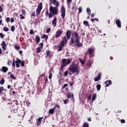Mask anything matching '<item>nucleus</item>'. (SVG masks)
Wrapping results in <instances>:
<instances>
[{"mask_svg":"<svg viewBox=\"0 0 127 127\" xmlns=\"http://www.w3.org/2000/svg\"><path fill=\"white\" fill-rule=\"evenodd\" d=\"M3 31H5V32H7V31H9V29H8V28H7L6 27H4L3 28Z\"/></svg>","mask_w":127,"mask_h":127,"instance_id":"obj_31","label":"nucleus"},{"mask_svg":"<svg viewBox=\"0 0 127 127\" xmlns=\"http://www.w3.org/2000/svg\"><path fill=\"white\" fill-rule=\"evenodd\" d=\"M46 15H48V17H49V11L46 10Z\"/></svg>","mask_w":127,"mask_h":127,"instance_id":"obj_53","label":"nucleus"},{"mask_svg":"<svg viewBox=\"0 0 127 127\" xmlns=\"http://www.w3.org/2000/svg\"><path fill=\"white\" fill-rule=\"evenodd\" d=\"M61 16L62 17V18H64L65 17V15L66 14V9L65 8V7H64V6H62V8H61Z\"/></svg>","mask_w":127,"mask_h":127,"instance_id":"obj_7","label":"nucleus"},{"mask_svg":"<svg viewBox=\"0 0 127 127\" xmlns=\"http://www.w3.org/2000/svg\"><path fill=\"white\" fill-rule=\"evenodd\" d=\"M50 4H54L55 7H59V1L57 0H50Z\"/></svg>","mask_w":127,"mask_h":127,"instance_id":"obj_6","label":"nucleus"},{"mask_svg":"<svg viewBox=\"0 0 127 127\" xmlns=\"http://www.w3.org/2000/svg\"><path fill=\"white\" fill-rule=\"evenodd\" d=\"M8 70V68H7L6 66H2L1 71L3 72L4 73H6L7 71Z\"/></svg>","mask_w":127,"mask_h":127,"instance_id":"obj_19","label":"nucleus"},{"mask_svg":"<svg viewBox=\"0 0 127 127\" xmlns=\"http://www.w3.org/2000/svg\"><path fill=\"white\" fill-rule=\"evenodd\" d=\"M72 31H71V30H69L68 31H66V36L67 38V40H68V39H70V37H71V33Z\"/></svg>","mask_w":127,"mask_h":127,"instance_id":"obj_13","label":"nucleus"},{"mask_svg":"<svg viewBox=\"0 0 127 127\" xmlns=\"http://www.w3.org/2000/svg\"><path fill=\"white\" fill-rule=\"evenodd\" d=\"M49 10L50 12L49 14V18H52L53 15H57L59 11V9L57 7H53V5H50Z\"/></svg>","mask_w":127,"mask_h":127,"instance_id":"obj_2","label":"nucleus"},{"mask_svg":"<svg viewBox=\"0 0 127 127\" xmlns=\"http://www.w3.org/2000/svg\"><path fill=\"white\" fill-rule=\"evenodd\" d=\"M17 61H16L15 62V63H19L20 64V63H21V60H19V59H17Z\"/></svg>","mask_w":127,"mask_h":127,"instance_id":"obj_44","label":"nucleus"},{"mask_svg":"<svg viewBox=\"0 0 127 127\" xmlns=\"http://www.w3.org/2000/svg\"><path fill=\"white\" fill-rule=\"evenodd\" d=\"M83 24L85 26H87V27H90V24H89V22L87 21H84Z\"/></svg>","mask_w":127,"mask_h":127,"instance_id":"obj_23","label":"nucleus"},{"mask_svg":"<svg viewBox=\"0 0 127 127\" xmlns=\"http://www.w3.org/2000/svg\"><path fill=\"white\" fill-rule=\"evenodd\" d=\"M87 12L88 14H89V15H90V14H91V9H90V8H87Z\"/></svg>","mask_w":127,"mask_h":127,"instance_id":"obj_35","label":"nucleus"},{"mask_svg":"<svg viewBox=\"0 0 127 127\" xmlns=\"http://www.w3.org/2000/svg\"><path fill=\"white\" fill-rule=\"evenodd\" d=\"M41 38H42V39L45 38V41H46V40L48 39V36H47L46 34H43L42 36H41Z\"/></svg>","mask_w":127,"mask_h":127,"instance_id":"obj_22","label":"nucleus"},{"mask_svg":"<svg viewBox=\"0 0 127 127\" xmlns=\"http://www.w3.org/2000/svg\"><path fill=\"white\" fill-rule=\"evenodd\" d=\"M96 88H97V91H100L101 90V84L97 85Z\"/></svg>","mask_w":127,"mask_h":127,"instance_id":"obj_32","label":"nucleus"},{"mask_svg":"<svg viewBox=\"0 0 127 127\" xmlns=\"http://www.w3.org/2000/svg\"><path fill=\"white\" fill-rule=\"evenodd\" d=\"M4 84V79H2L0 81V85H3Z\"/></svg>","mask_w":127,"mask_h":127,"instance_id":"obj_36","label":"nucleus"},{"mask_svg":"<svg viewBox=\"0 0 127 127\" xmlns=\"http://www.w3.org/2000/svg\"><path fill=\"white\" fill-rule=\"evenodd\" d=\"M86 66H87L88 68L91 67V66H92V62L88 61L86 64Z\"/></svg>","mask_w":127,"mask_h":127,"instance_id":"obj_25","label":"nucleus"},{"mask_svg":"<svg viewBox=\"0 0 127 127\" xmlns=\"http://www.w3.org/2000/svg\"><path fill=\"white\" fill-rule=\"evenodd\" d=\"M68 84H69L70 86H71V87H73V85H74V83L72 82H69Z\"/></svg>","mask_w":127,"mask_h":127,"instance_id":"obj_55","label":"nucleus"},{"mask_svg":"<svg viewBox=\"0 0 127 127\" xmlns=\"http://www.w3.org/2000/svg\"><path fill=\"white\" fill-rule=\"evenodd\" d=\"M30 34H34V31L33 29H31L30 31Z\"/></svg>","mask_w":127,"mask_h":127,"instance_id":"obj_50","label":"nucleus"},{"mask_svg":"<svg viewBox=\"0 0 127 127\" xmlns=\"http://www.w3.org/2000/svg\"><path fill=\"white\" fill-rule=\"evenodd\" d=\"M20 19H24V18H25V17L22 15V14H20Z\"/></svg>","mask_w":127,"mask_h":127,"instance_id":"obj_48","label":"nucleus"},{"mask_svg":"<svg viewBox=\"0 0 127 127\" xmlns=\"http://www.w3.org/2000/svg\"><path fill=\"white\" fill-rule=\"evenodd\" d=\"M94 49L90 48L88 49L87 53H88L89 56H91V57H94V56H95V55L94 54Z\"/></svg>","mask_w":127,"mask_h":127,"instance_id":"obj_8","label":"nucleus"},{"mask_svg":"<svg viewBox=\"0 0 127 127\" xmlns=\"http://www.w3.org/2000/svg\"><path fill=\"white\" fill-rule=\"evenodd\" d=\"M63 33V31L60 29H58L56 33V35L55 36V38H58L62 35V34Z\"/></svg>","mask_w":127,"mask_h":127,"instance_id":"obj_9","label":"nucleus"},{"mask_svg":"<svg viewBox=\"0 0 127 127\" xmlns=\"http://www.w3.org/2000/svg\"><path fill=\"white\" fill-rule=\"evenodd\" d=\"M35 42L36 44H38L40 42V37L38 35H36L35 37Z\"/></svg>","mask_w":127,"mask_h":127,"instance_id":"obj_16","label":"nucleus"},{"mask_svg":"<svg viewBox=\"0 0 127 127\" xmlns=\"http://www.w3.org/2000/svg\"><path fill=\"white\" fill-rule=\"evenodd\" d=\"M45 85H46V83L48 82V77L46 76V77L45 78Z\"/></svg>","mask_w":127,"mask_h":127,"instance_id":"obj_51","label":"nucleus"},{"mask_svg":"<svg viewBox=\"0 0 127 127\" xmlns=\"http://www.w3.org/2000/svg\"><path fill=\"white\" fill-rule=\"evenodd\" d=\"M83 127H89V123L87 122H84L83 124Z\"/></svg>","mask_w":127,"mask_h":127,"instance_id":"obj_30","label":"nucleus"},{"mask_svg":"<svg viewBox=\"0 0 127 127\" xmlns=\"http://www.w3.org/2000/svg\"><path fill=\"white\" fill-rule=\"evenodd\" d=\"M22 14H23V15H25V14H26V10L25 9H22Z\"/></svg>","mask_w":127,"mask_h":127,"instance_id":"obj_38","label":"nucleus"},{"mask_svg":"<svg viewBox=\"0 0 127 127\" xmlns=\"http://www.w3.org/2000/svg\"><path fill=\"white\" fill-rule=\"evenodd\" d=\"M18 110H17V109H15L13 110V113H14V114H16V113H17V111Z\"/></svg>","mask_w":127,"mask_h":127,"instance_id":"obj_59","label":"nucleus"},{"mask_svg":"<svg viewBox=\"0 0 127 127\" xmlns=\"http://www.w3.org/2000/svg\"><path fill=\"white\" fill-rule=\"evenodd\" d=\"M1 47L4 51H5V49L6 48V43H5V41H3L2 43H1Z\"/></svg>","mask_w":127,"mask_h":127,"instance_id":"obj_14","label":"nucleus"},{"mask_svg":"<svg viewBox=\"0 0 127 127\" xmlns=\"http://www.w3.org/2000/svg\"><path fill=\"white\" fill-rule=\"evenodd\" d=\"M8 75H9V74H11L10 75V78H11V79H13V80H16V77H15L14 75H13V74H12V73H11V72H9L8 73Z\"/></svg>","mask_w":127,"mask_h":127,"instance_id":"obj_21","label":"nucleus"},{"mask_svg":"<svg viewBox=\"0 0 127 127\" xmlns=\"http://www.w3.org/2000/svg\"><path fill=\"white\" fill-rule=\"evenodd\" d=\"M91 94L89 95V96H88V97H87V99H88V100H91Z\"/></svg>","mask_w":127,"mask_h":127,"instance_id":"obj_63","label":"nucleus"},{"mask_svg":"<svg viewBox=\"0 0 127 127\" xmlns=\"http://www.w3.org/2000/svg\"><path fill=\"white\" fill-rule=\"evenodd\" d=\"M74 34L75 37V40L74 41V45L76 47L80 48L83 46V44L80 42V39H81V37L79 35V33L75 31L74 32Z\"/></svg>","mask_w":127,"mask_h":127,"instance_id":"obj_3","label":"nucleus"},{"mask_svg":"<svg viewBox=\"0 0 127 127\" xmlns=\"http://www.w3.org/2000/svg\"><path fill=\"white\" fill-rule=\"evenodd\" d=\"M115 21L117 27L121 28L122 27V22L121 21V20H120V19H118L115 20Z\"/></svg>","mask_w":127,"mask_h":127,"instance_id":"obj_12","label":"nucleus"},{"mask_svg":"<svg viewBox=\"0 0 127 127\" xmlns=\"http://www.w3.org/2000/svg\"><path fill=\"white\" fill-rule=\"evenodd\" d=\"M20 64H21L22 67H24V64H25L24 61H22Z\"/></svg>","mask_w":127,"mask_h":127,"instance_id":"obj_47","label":"nucleus"},{"mask_svg":"<svg viewBox=\"0 0 127 127\" xmlns=\"http://www.w3.org/2000/svg\"><path fill=\"white\" fill-rule=\"evenodd\" d=\"M67 98L70 99V98L73 101H75V98L74 97V93L69 92L66 95Z\"/></svg>","mask_w":127,"mask_h":127,"instance_id":"obj_10","label":"nucleus"},{"mask_svg":"<svg viewBox=\"0 0 127 127\" xmlns=\"http://www.w3.org/2000/svg\"><path fill=\"white\" fill-rule=\"evenodd\" d=\"M6 21L7 23L9 22V21H10V18L9 17H7L6 18Z\"/></svg>","mask_w":127,"mask_h":127,"instance_id":"obj_49","label":"nucleus"},{"mask_svg":"<svg viewBox=\"0 0 127 127\" xmlns=\"http://www.w3.org/2000/svg\"><path fill=\"white\" fill-rule=\"evenodd\" d=\"M15 49H16V50H19V49H20V47L19 46H17V45H15Z\"/></svg>","mask_w":127,"mask_h":127,"instance_id":"obj_37","label":"nucleus"},{"mask_svg":"<svg viewBox=\"0 0 127 127\" xmlns=\"http://www.w3.org/2000/svg\"><path fill=\"white\" fill-rule=\"evenodd\" d=\"M57 18H56V17H55L54 18V19H53V20L52 21V24L54 25V26L55 27H56L57 25Z\"/></svg>","mask_w":127,"mask_h":127,"instance_id":"obj_15","label":"nucleus"},{"mask_svg":"<svg viewBox=\"0 0 127 127\" xmlns=\"http://www.w3.org/2000/svg\"><path fill=\"white\" fill-rule=\"evenodd\" d=\"M50 31H51V29L49 28L47 29L46 32L47 33H49Z\"/></svg>","mask_w":127,"mask_h":127,"instance_id":"obj_52","label":"nucleus"},{"mask_svg":"<svg viewBox=\"0 0 127 127\" xmlns=\"http://www.w3.org/2000/svg\"><path fill=\"white\" fill-rule=\"evenodd\" d=\"M121 123L122 124H125V123H126V120H124V119H122L121 120Z\"/></svg>","mask_w":127,"mask_h":127,"instance_id":"obj_57","label":"nucleus"},{"mask_svg":"<svg viewBox=\"0 0 127 127\" xmlns=\"http://www.w3.org/2000/svg\"><path fill=\"white\" fill-rule=\"evenodd\" d=\"M75 43V41L74 40V38H71L70 39V45H73Z\"/></svg>","mask_w":127,"mask_h":127,"instance_id":"obj_29","label":"nucleus"},{"mask_svg":"<svg viewBox=\"0 0 127 127\" xmlns=\"http://www.w3.org/2000/svg\"><path fill=\"white\" fill-rule=\"evenodd\" d=\"M79 61L80 63L82 64V65H84V64H85V62H84V61H82V59H79Z\"/></svg>","mask_w":127,"mask_h":127,"instance_id":"obj_46","label":"nucleus"},{"mask_svg":"<svg viewBox=\"0 0 127 127\" xmlns=\"http://www.w3.org/2000/svg\"><path fill=\"white\" fill-rule=\"evenodd\" d=\"M4 36H5V35L2 34V33H0V37H1L2 39L4 38Z\"/></svg>","mask_w":127,"mask_h":127,"instance_id":"obj_39","label":"nucleus"},{"mask_svg":"<svg viewBox=\"0 0 127 127\" xmlns=\"http://www.w3.org/2000/svg\"><path fill=\"white\" fill-rule=\"evenodd\" d=\"M62 62L63 63L62 65H61V69L60 71H63L64 70V67H66V65H69L70 63H71V60L69 59L67 60L66 59H64L62 60Z\"/></svg>","mask_w":127,"mask_h":127,"instance_id":"obj_5","label":"nucleus"},{"mask_svg":"<svg viewBox=\"0 0 127 127\" xmlns=\"http://www.w3.org/2000/svg\"><path fill=\"white\" fill-rule=\"evenodd\" d=\"M78 13H81V12H82V7H79L78 9Z\"/></svg>","mask_w":127,"mask_h":127,"instance_id":"obj_42","label":"nucleus"},{"mask_svg":"<svg viewBox=\"0 0 127 127\" xmlns=\"http://www.w3.org/2000/svg\"><path fill=\"white\" fill-rule=\"evenodd\" d=\"M67 86H68V84H64L62 88V90H63V89H65V88H66V87H67Z\"/></svg>","mask_w":127,"mask_h":127,"instance_id":"obj_43","label":"nucleus"},{"mask_svg":"<svg viewBox=\"0 0 127 127\" xmlns=\"http://www.w3.org/2000/svg\"><path fill=\"white\" fill-rule=\"evenodd\" d=\"M96 99H97V94H94L93 95V97H92V101L94 102V101H95V100H96Z\"/></svg>","mask_w":127,"mask_h":127,"instance_id":"obj_27","label":"nucleus"},{"mask_svg":"<svg viewBox=\"0 0 127 127\" xmlns=\"http://www.w3.org/2000/svg\"><path fill=\"white\" fill-rule=\"evenodd\" d=\"M55 110V108L50 109L49 112V114H51L52 115L54 114Z\"/></svg>","mask_w":127,"mask_h":127,"instance_id":"obj_26","label":"nucleus"},{"mask_svg":"<svg viewBox=\"0 0 127 127\" xmlns=\"http://www.w3.org/2000/svg\"><path fill=\"white\" fill-rule=\"evenodd\" d=\"M39 47L40 48H43V43H41L39 44Z\"/></svg>","mask_w":127,"mask_h":127,"instance_id":"obj_45","label":"nucleus"},{"mask_svg":"<svg viewBox=\"0 0 127 127\" xmlns=\"http://www.w3.org/2000/svg\"><path fill=\"white\" fill-rule=\"evenodd\" d=\"M11 30L12 31V32H13L14 30H15V27L14 26H12L11 27Z\"/></svg>","mask_w":127,"mask_h":127,"instance_id":"obj_40","label":"nucleus"},{"mask_svg":"<svg viewBox=\"0 0 127 127\" xmlns=\"http://www.w3.org/2000/svg\"><path fill=\"white\" fill-rule=\"evenodd\" d=\"M54 108H55V109H56V108H58V109H60V105L57 104Z\"/></svg>","mask_w":127,"mask_h":127,"instance_id":"obj_54","label":"nucleus"},{"mask_svg":"<svg viewBox=\"0 0 127 127\" xmlns=\"http://www.w3.org/2000/svg\"><path fill=\"white\" fill-rule=\"evenodd\" d=\"M42 119H43V117H40L38 119V122L37 124L38 126H40V124H41V122H42Z\"/></svg>","mask_w":127,"mask_h":127,"instance_id":"obj_20","label":"nucleus"},{"mask_svg":"<svg viewBox=\"0 0 127 127\" xmlns=\"http://www.w3.org/2000/svg\"><path fill=\"white\" fill-rule=\"evenodd\" d=\"M69 103V99H66L64 101V104L65 105H66V104H68Z\"/></svg>","mask_w":127,"mask_h":127,"instance_id":"obj_33","label":"nucleus"},{"mask_svg":"<svg viewBox=\"0 0 127 127\" xmlns=\"http://www.w3.org/2000/svg\"><path fill=\"white\" fill-rule=\"evenodd\" d=\"M3 91H4V88H3V87L1 86L0 87V93H2V92H3Z\"/></svg>","mask_w":127,"mask_h":127,"instance_id":"obj_41","label":"nucleus"},{"mask_svg":"<svg viewBox=\"0 0 127 127\" xmlns=\"http://www.w3.org/2000/svg\"><path fill=\"white\" fill-rule=\"evenodd\" d=\"M47 56H46V58L49 57V58H51V51L50 50H47L46 51Z\"/></svg>","mask_w":127,"mask_h":127,"instance_id":"obj_17","label":"nucleus"},{"mask_svg":"<svg viewBox=\"0 0 127 127\" xmlns=\"http://www.w3.org/2000/svg\"><path fill=\"white\" fill-rule=\"evenodd\" d=\"M40 12H41V9H39L38 8H37L36 9V14L37 16L39 15H40Z\"/></svg>","mask_w":127,"mask_h":127,"instance_id":"obj_24","label":"nucleus"},{"mask_svg":"<svg viewBox=\"0 0 127 127\" xmlns=\"http://www.w3.org/2000/svg\"><path fill=\"white\" fill-rule=\"evenodd\" d=\"M31 16H34V17L36 16L35 12H34L32 13Z\"/></svg>","mask_w":127,"mask_h":127,"instance_id":"obj_62","label":"nucleus"},{"mask_svg":"<svg viewBox=\"0 0 127 127\" xmlns=\"http://www.w3.org/2000/svg\"><path fill=\"white\" fill-rule=\"evenodd\" d=\"M68 70L72 74L76 73V75L80 74V70H79V65L75 63H72L69 67Z\"/></svg>","mask_w":127,"mask_h":127,"instance_id":"obj_1","label":"nucleus"},{"mask_svg":"<svg viewBox=\"0 0 127 127\" xmlns=\"http://www.w3.org/2000/svg\"><path fill=\"white\" fill-rule=\"evenodd\" d=\"M88 122H92V118L90 117L88 118Z\"/></svg>","mask_w":127,"mask_h":127,"instance_id":"obj_61","label":"nucleus"},{"mask_svg":"<svg viewBox=\"0 0 127 127\" xmlns=\"http://www.w3.org/2000/svg\"><path fill=\"white\" fill-rule=\"evenodd\" d=\"M101 79H102V73H99L97 75V76H96L94 78V81L95 82H98V81H100V80H101Z\"/></svg>","mask_w":127,"mask_h":127,"instance_id":"obj_11","label":"nucleus"},{"mask_svg":"<svg viewBox=\"0 0 127 127\" xmlns=\"http://www.w3.org/2000/svg\"><path fill=\"white\" fill-rule=\"evenodd\" d=\"M49 79H52V73H49Z\"/></svg>","mask_w":127,"mask_h":127,"instance_id":"obj_56","label":"nucleus"},{"mask_svg":"<svg viewBox=\"0 0 127 127\" xmlns=\"http://www.w3.org/2000/svg\"><path fill=\"white\" fill-rule=\"evenodd\" d=\"M68 42V40L66 38V36L64 37L63 40L61 41L60 45L58 46V51L60 52V51H62L63 50V48L65 46V44H67V42Z\"/></svg>","mask_w":127,"mask_h":127,"instance_id":"obj_4","label":"nucleus"},{"mask_svg":"<svg viewBox=\"0 0 127 127\" xmlns=\"http://www.w3.org/2000/svg\"><path fill=\"white\" fill-rule=\"evenodd\" d=\"M10 20L11 22H14V19L13 18H11Z\"/></svg>","mask_w":127,"mask_h":127,"instance_id":"obj_64","label":"nucleus"},{"mask_svg":"<svg viewBox=\"0 0 127 127\" xmlns=\"http://www.w3.org/2000/svg\"><path fill=\"white\" fill-rule=\"evenodd\" d=\"M68 71H65V72H64V76H68Z\"/></svg>","mask_w":127,"mask_h":127,"instance_id":"obj_58","label":"nucleus"},{"mask_svg":"<svg viewBox=\"0 0 127 127\" xmlns=\"http://www.w3.org/2000/svg\"><path fill=\"white\" fill-rule=\"evenodd\" d=\"M42 7H43V4L42 2H40V4H39V5L38 6L37 8H39V9H42Z\"/></svg>","mask_w":127,"mask_h":127,"instance_id":"obj_28","label":"nucleus"},{"mask_svg":"<svg viewBox=\"0 0 127 127\" xmlns=\"http://www.w3.org/2000/svg\"><path fill=\"white\" fill-rule=\"evenodd\" d=\"M37 53H40L41 52V48H37Z\"/></svg>","mask_w":127,"mask_h":127,"instance_id":"obj_34","label":"nucleus"},{"mask_svg":"<svg viewBox=\"0 0 127 127\" xmlns=\"http://www.w3.org/2000/svg\"><path fill=\"white\" fill-rule=\"evenodd\" d=\"M16 63V67H17V68H19V63Z\"/></svg>","mask_w":127,"mask_h":127,"instance_id":"obj_60","label":"nucleus"},{"mask_svg":"<svg viewBox=\"0 0 127 127\" xmlns=\"http://www.w3.org/2000/svg\"><path fill=\"white\" fill-rule=\"evenodd\" d=\"M105 84L106 85V86H105V87H109L110 85H112V80H107L105 82Z\"/></svg>","mask_w":127,"mask_h":127,"instance_id":"obj_18","label":"nucleus"}]
</instances>
